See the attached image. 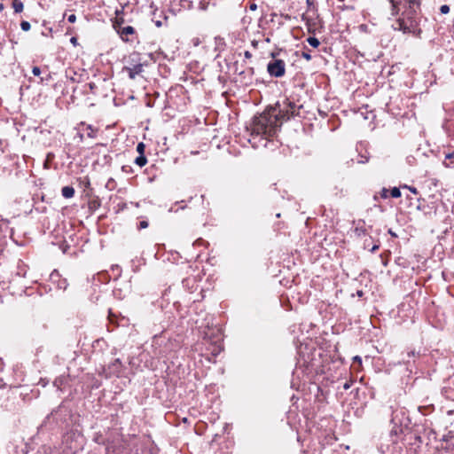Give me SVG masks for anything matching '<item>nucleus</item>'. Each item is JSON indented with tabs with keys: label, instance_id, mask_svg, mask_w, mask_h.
<instances>
[{
	"label": "nucleus",
	"instance_id": "nucleus-1",
	"mask_svg": "<svg viewBox=\"0 0 454 454\" xmlns=\"http://www.w3.org/2000/svg\"><path fill=\"white\" fill-rule=\"evenodd\" d=\"M278 115L275 113H263L254 117L252 124V135L262 136L269 139L276 135L280 127Z\"/></svg>",
	"mask_w": 454,
	"mask_h": 454
},
{
	"label": "nucleus",
	"instance_id": "nucleus-2",
	"mask_svg": "<svg viewBox=\"0 0 454 454\" xmlns=\"http://www.w3.org/2000/svg\"><path fill=\"white\" fill-rule=\"evenodd\" d=\"M267 69L271 76L282 77L286 72V65L282 59H276L268 64Z\"/></svg>",
	"mask_w": 454,
	"mask_h": 454
},
{
	"label": "nucleus",
	"instance_id": "nucleus-3",
	"mask_svg": "<svg viewBox=\"0 0 454 454\" xmlns=\"http://www.w3.org/2000/svg\"><path fill=\"white\" fill-rule=\"evenodd\" d=\"M296 105L294 103L287 102L286 106L279 110L278 118L282 123L283 120H288L291 116L295 114Z\"/></svg>",
	"mask_w": 454,
	"mask_h": 454
},
{
	"label": "nucleus",
	"instance_id": "nucleus-4",
	"mask_svg": "<svg viewBox=\"0 0 454 454\" xmlns=\"http://www.w3.org/2000/svg\"><path fill=\"white\" fill-rule=\"evenodd\" d=\"M144 65L142 63H137L132 66L125 67L124 71L128 73L130 79L134 80L138 74L143 72Z\"/></svg>",
	"mask_w": 454,
	"mask_h": 454
},
{
	"label": "nucleus",
	"instance_id": "nucleus-5",
	"mask_svg": "<svg viewBox=\"0 0 454 454\" xmlns=\"http://www.w3.org/2000/svg\"><path fill=\"white\" fill-rule=\"evenodd\" d=\"M118 33L122 40L129 41L128 35H133L135 33V29L131 26H126L118 30Z\"/></svg>",
	"mask_w": 454,
	"mask_h": 454
},
{
	"label": "nucleus",
	"instance_id": "nucleus-6",
	"mask_svg": "<svg viewBox=\"0 0 454 454\" xmlns=\"http://www.w3.org/2000/svg\"><path fill=\"white\" fill-rule=\"evenodd\" d=\"M61 194L64 198L70 199L74 195V189L72 186H64Z\"/></svg>",
	"mask_w": 454,
	"mask_h": 454
},
{
	"label": "nucleus",
	"instance_id": "nucleus-7",
	"mask_svg": "<svg viewBox=\"0 0 454 454\" xmlns=\"http://www.w3.org/2000/svg\"><path fill=\"white\" fill-rule=\"evenodd\" d=\"M12 8L16 13H20L23 11L24 5L21 0H13Z\"/></svg>",
	"mask_w": 454,
	"mask_h": 454
},
{
	"label": "nucleus",
	"instance_id": "nucleus-8",
	"mask_svg": "<svg viewBox=\"0 0 454 454\" xmlns=\"http://www.w3.org/2000/svg\"><path fill=\"white\" fill-rule=\"evenodd\" d=\"M135 163L139 167H144L147 163V159L145 155H139L136 158Z\"/></svg>",
	"mask_w": 454,
	"mask_h": 454
},
{
	"label": "nucleus",
	"instance_id": "nucleus-9",
	"mask_svg": "<svg viewBox=\"0 0 454 454\" xmlns=\"http://www.w3.org/2000/svg\"><path fill=\"white\" fill-rule=\"evenodd\" d=\"M307 42H308V43H309L310 46H312V47H314V48L318 47V46H319V44H320V43H319L318 39H317V38H316V37H314V36H309V37H308V38H307Z\"/></svg>",
	"mask_w": 454,
	"mask_h": 454
},
{
	"label": "nucleus",
	"instance_id": "nucleus-10",
	"mask_svg": "<svg viewBox=\"0 0 454 454\" xmlns=\"http://www.w3.org/2000/svg\"><path fill=\"white\" fill-rule=\"evenodd\" d=\"M390 195H391L393 198H399V197H401V192H400L399 188H397V187H394V188L390 191Z\"/></svg>",
	"mask_w": 454,
	"mask_h": 454
},
{
	"label": "nucleus",
	"instance_id": "nucleus-11",
	"mask_svg": "<svg viewBox=\"0 0 454 454\" xmlns=\"http://www.w3.org/2000/svg\"><path fill=\"white\" fill-rule=\"evenodd\" d=\"M145 145L144 143H138L137 145V153H139V155H144L145 153Z\"/></svg>",
	"mask_w": 454,
	"mask_h": 454
},
{
	"label": "nucleus",
	"instance_id": "nucleus-12",
	"mask_svg": "<svg viewBox=\"0 0 454 454\" xmlns=\"http://www.w3.org/2000/svg\"><path fill=\"white\" fill-rule=\"evenodd\" d=\"M20 27L23 31H28L30 29L31 26L28 21L23 20L20 23Z\"/></svg>",
	"mask_w": 454,
	"mask_h": 454
},
{
	"label": "nucleus",
	"instance_id": "nucleus-13",
	"mask_svg": "<svg viewBox=\"0 0 454 454\" xmlns=\"http://www.w3.org/2000/svg\"><path fill=\"white\" fill-rule=\"evenodd\" d=\"M112 367L114 368V372H119V369L121 367V362L119 359H116L113 364H112Z\"/></svg>",
	"mask_w": 454,
	"mask_h": 454
},
{
	"label": "nucleus",
	"instance_id": "nucleus-14",
	"mask_svg": "<svg viewBox=\"0 0 454 454\" xmlns=\"http://www.w3.org/2000/svg\"><path fill=\"white\" fill-rule=\"evenodd\" d=\"M87 129H88V133L87 135L90 137H94L95 135H96V130L90 126L89 125L87 127Z\"/></svg>",
	"mask_w": 454,
	"mask_h": 454
},
{
	"label": "nucleus",
	"instance_id": "nucleus-15",
	"mask_svg": "<svg viewBox=\"0 0 454 454\" xmlns=\"http://www.w3.org/2000/svg\"><path fill=\"white\" fill-rule=\"evenodd\" d=\"M440 11L442 14H447L450 12V7L447 4H443L441 6Z\"/></svg>",
	"mask_w": 454,
	"mask_h": 454
},
{
	"label": "nucleus",
	"instance_id": "nucleus-16",
	"mask_svg": "<svg viewBox=\"0 0 454 454\" xmlns=\"http://www.w3.org/2000/svg\"><path fill=\"white\" fill-rule=\"evenodd\" d=\"M399 26L400 29L403 30L404 33L410 32V29L404 25L403 21L399 20Z\"/></svg>",
	"mask_w": 454,
	"mask_h": 454
},
{
	"label": "nucleus",
	"instance_id": "nucleus-17",
	"mask_svg": "<svg viewBox=\"0 0 454 454\" xmlns=\"http://www.w3.org/2000/svg\"><path fill=\"white\" fill-rule=\"evenodd\" d=\"M403 188L408 189L410 192H411L413 194H418V190L413 186L409 185H403Z\"/></svg>",
	"mask_w": 454,
	"mask_h": 454
},
{
	"label": "nucleus",
	"instance_id": "nucleus-18",
	"mask_svg": "<svg viewBox=\"0 0 454 454\" xmlns=\"http://www.w3.org/2000/svg\"><path fill=\"white\" fill-rule=\"evenodd\" d=\"M32 73L34 75L38 76L41 74V70L38 67H34L32 69Z\"/></svg>",
	"mask_w": 454,
	"mask_h": 454
},
{
	"label": "nucleus",
	"instance_id": "nucleus-19",
	"mask_svg": "<svg viewBox=\"0 0 454 454\" xmlns=\"http://www.w3.org/2000/svg\"><path fill=\"white\" fill-rule=\"evenodd\" d=\"M301 56L303 59H305L306 60H310L311 59V55L309 52H307V51H303L301 53Z\"/></svg>",
	"mask_w": 454,
	"mask_h": 454
},
{
	"label": "nucleus",
	"instance_id": "nucleus-20",
	"mask_svg": "<svg viewBox=\"0 0 454 454\" xmlns=\"http://www.w3.org/2000/svg\"><path fill=\"white\" fill-rule=\"evenodd\" d=\"M354 363H357L359 366L362 365V358L359 356H356L353 357Z\"/></svg>",
	"mask_w": 454,
	"mask_h": 454
},
{
	"label": "nucleus",
	"instance_id": "nucleus-21",
	"mask_svg": "<svg viewBox=\"0 0 454 454\" xmlns=\"http://www.w3.org/2000/svg\"><path fill=\"white\" fill-rule=\"evenodd\" d=\"M148 227V223L146 221H141L139 223V229H145Z\"/></svg>",
	"mask_w": 454,
	"mask_h": 454
},
{
	"label": "nucleus",
	"instance_id": "nucleus-22",
	"mask_svg": "<svg viewBox=\"0 0 454 454\" xmlns=\"http://www.w3.org/2000/svg\"><path fill=\"white\" fill-rule=\"evenodd\" d=\"M67 20L70 23H74L76 20V16L74 14H71V15L68 16Z\"/></svg>",
	"mask_w": 454,
	"mask_h": 454
},
{
	"label": "nucleus",
	"instance_id": "nucleus-23",
	"mask_svg": "<svg viewBox=\"0 0 454 454\" xmlns=\"http://www.w3.org/2000/svg\"><path fill=\"white\" fill-rule=\"evenodd\" d=\"M387 192H388V190H387V189H386V188H384V189L382 190V192H381V197H382V198H384V199L387 198V196H388V195H387Z\"/></svg>",
	"mask_w": 454,
	"mask_h": 454
},
{
	"label": "nucleus",
	"instance_id": "nucleus-24",
	"mask_svg": "<svg viewBox=\"0 0 454 454\" xmlns=\"http://www.w3.org/2000/svg\"><path fill=\"white\" fill-rule=\"evenodd\" d=\"M249 9H250L251 11H255V10L257 9V4H254V3L250 4V5H249Z\"/></svg>",
	"mask_w": 454,
	"mask_h": 454
},
{
	"label": "nucleus",
	"instance_id": "nucleus-25",
	"mask_svg": "<svg viewBox=\"0 0 454 454\" xmlns=\"http://www.w3.org/2000/svg\"><path fill=\"white\" fill-rule=\"evenodd\" d=\"M368 161V159L365 157H361V160H358L359 163H365Z\"/></svg>",
	"mask_w": 454,
	"mask_h": 454
},
{
	"label": "nucleus",
	"instance_id": "nucleus-26",
	"mask_svg": "<svg viewBox=\"0 0 454 454\" xmlns=\"http://www.w3.org/2000/svg\"><path fill=\"white\" fill-rule=\"evenodd\" d=\"M245 57H246L247 59H249V58H251V57H252V54H251L248 51H245Z\"/></svg>",
	"mask_w": 454,
	"mask_h": 454
},
{
	"label": "nucleus",
	"instance_id": "nucleus-27",
	"mask_svg": "<svg viewBox=\"0 0 454 454\" xmlns=\"http://www.w3.org/2000/svg\"><path fill=\"white\" fill-rule=\"evenodd\" d=\"M448 159H450H450H454V154H450H450H447V155H446V160H448Z\"/></svg>",
	"mask_w": 454,
	"mask_h": 454
},
{
	"label": "nucleus",
	"instance_id": "nucleus-28",
	"mask_svg": "<svg viewBox=\"0 0 454 454\" xmlns=\"http://www.w3.org/2000/svg\"><path fill=\"white\" fill-rule=\"evenodd\" d=\"M155 25H156L158 27H161V21H160V20L156 21V22H155Z\"/></svg>",
	"mask_w": 454,
	"mask_h": 454
},
{
	"label": "nucleus",
	"instance_id": "nucleus-29",
	"mask_svg": "<svg viewBox=\"0 0 454 454\" xmlns=\"http://www.w3.org/2000/svg\"><path fill=\"white\" fill-rule=\"evenodd\" d=\"M71 43L75 44L76 43V38L75 37L71 38Z\"/></svg>",
	"mask_w": 454,
	"mask_h": 454
},
{
	"label": "nucleus",
	"instance_id": "nucleus-30",
	"mask_svg": "<svg viewBox=\"0 0 454 454\" xmlns=\"http://www.w3.org/2000/svg\"><path fill=\"white\" fill-rule=\"evenodd\" d=\"M378 247H379L378 246H374L372 250L375 251L376 249H378Z\"/></svg>",
	"mask_w": 454,
	"mask_h": 454
},
{
	"label": "nucleus",
	"instance_id": "nucleus-31",
	"mask_svg": "<svg viewBox=\"0 0 454 454\" xmlns=\"http://www.w3.org/2000/svg\"><path fill=\"white\" fill-rule=\"evenodd\" d=\"M348 387H349V385H348V384H345V385H344V388H345V389H348Z\"/></svg>",
	"mask_w": 454,
	"mask_h": 454
},
{
	"label": "nucleus",
	"instance_id": "nucleus-32",
	"mask_svg": "<svg viewBox=\"0 0 454 454\" xmlns=\"http://www.w3.org/2000/svg\"><path fill=\"white\" fill-rule=\"evenodd\" d=\"M391 3L393 4V7L395 8V2H394V0H391Z\"/></svg>",
	"mask_w": 454,
	"mask_h": 454
},
{
	"label": "nucleus",
	"instance_id": "nucleus-33",
	"mask_svg": "<svg viewBox=\"0 0 454 454\" xmlns=\"http://www.w3.org/2000/svg\"><path fill=\"white\" fill-rule=\"evenodd\" d=\"M4 8L3 4H0V11H2Z\"/></svg>",
	"mask_w": 454,
	"mask_h": 454
},
{
	"label": "nucleus",
	"instance_id": "nucleus-34",
	"mask_svg": "<svg viewBox=\"0 0 454 454\" xmlns=\"http://www.w3.org/2000/svg\"><path fill=\"white\" fill-rule=\"evenodd\" d=\"M131 57L132 58L137 57V54H133Z\"/></svg>",
	"mask_w": 454,
	"mask_h": 454
}]
</instances>
